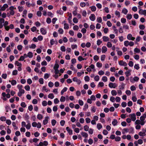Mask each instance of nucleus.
I'll use <instances>...</instances> for the list:
<instances>
[{"instance_id": "nucleus-7", "label": "nucleus", "mask_w": 146, "mask_h": 146, "mask_svg": "<svg viewBox=\"0 0 146 146\" xmlns=\"http://www.w3.org/2000/svg\"><path fill=\"white\" fill-rule=\"evenodd\" d=\"M25 92V90L23 89L19 90V92L18 93L17 95L18 96L20 97Z\"/></svg>"}, {"instance_id": "nucleus-48", "label": "nucleus", "mask_w": 146, "mask_h": 146, "mask_svg": "<svg viewBox=\"0 0 146 146\" xmlns=\"http://www.w3.org/2000/svg\"><path fill=\"white\" fill-rule=\"evenodd\" d=\"M132 16L131 14H128L127 15L126 17L127 19L130 20L132 18Z\"/></svg>"}, {"instance_id": "nucleus-49", "label": "nucleus", "mask_w": 146, "mask_h": 146, "mask_svg": "<svg viewBox=\"0 0 146 146\" xmlns=\"http://www.w3.org/2000/svg\"><path fill=\"white\" fill-rule=\"evenodd\" d=\"M121 100V99L119 97L117 96L115 98V101L117 102H120Z\"/></svg>"}, {"instance_id": "nucleus-28", "label": "nucleus", "mask_w": 146, "mask_h": 146, "mask_svg": "<svg viewBox=\"0 0 146 146\" xmlns=\"http://www.w3.org/2000/svg\"><path fill=\"white\" fill-rule=\"evenodd\" d=\"M27 55L29 58H31L33 57V53L32 52H29L28 53Z\"/></svg>"}, {"instance_id": "nucleus-59", "label": "nucleus", "mask_w": 146, "mask_h": 146, "mask_svg": "<svg viewBox=\"0 0 146 146\" xmlns=\"http://www.w3.org/2000/svg\"><path fill=\"white\" fill-rule=\"evenodd\" d=\"M0 119L2 121H6V119L4 116H1L0 118Z\"/></svg>"}, {"instance_id": "nucleus-11", "label": "nucleus", "mask_w": 146, "mask_h": 146, "mask_svg": "<svg viewBox=\"0 0 146 146\" xmlns=\"http://www.w3.org/2000/svg\"><path fill=\"white\" fill-rule=\"evenodd\" d=\"M50 43L51 45H52L55 44H57L58 42L56 40H54L53 39H52L50 40Z\"/></svg>"}, {"instance_id": "nucleus-54", "label": "nucleus", "mask_w": 146, "mask_h": 146, "mask_svg": "<svg viewBox=\"0 0 146 146\" xmlns=\"http://www.w3.org/2000/svg\"><path fill=\"white\" fill-rule=\"evenodd\" d=\"M39 82L40 84H43L44 83L43 79L42 78H40L39 80Z\"/></svg>"}, {"instance_id": "nucleus-60", "label": "nucleus", "mask_w": 146, "mask_h": 146, "mask_svg": "<svg viewBox=\"0 0 146 146\" xmlns=\"http://www.w3.org/2000/svg\"><path fill=\"white\" fill-rule=\"evenodd\" d=\"M17 48L19 51H21L22 50L23 46L21 45H19L17 46Z\"/></svg>"}, {"instance_id": "nucleus-21", "label": "nucleus", "mask_w": 146, "mask_h": 146, "mask_svg": "<svg viewBox=\"0 0 146 146\" xmlns=\"http://www.w3.org/2000/svg\"><path fill=\"white\" fill-rule=\"evenodd\" d=\"M31 127V124L29 122V121H28L27 124L25 126L26 128L27 129H30Z\"/></svg>"}, {"instance_id": "nucleus-18", "label": "nucleus", "mask_w": 146, "mask_h": 146, "mask_svg": "<svg viewBox=\"0 0 146 146\" xmlns=\"http://www.w3.org/2000/svg\"><path fill=\"white\" fill-rule=\"evenodd\" d=\"M81 134L83 137L85 138H87L88 136V134L87 133H86L85 132H82L81 133Z\"/></svg>"}, {"instance_id": "nucleus-38", "label": "nucleus", "mask_w": 146, "mask_h": 146, "mask_svg": "<svg viewBox=\"0 0 146 146\" xmlns=\"http://www.w3.org/2000/svg\"><path fill=\"white\" fill-rule=\"evenodd\" d=\"M129 42L128 40H126L124 42V44L125 46H128L129 44Z\"/></svg>"}, {"instance_id": "nucleus-42", "label": "nucleus", "mask_w": 146, "mask_h": 146, "mask_svg": "<svg viewBox=\"0 0 146 146\" xmlns=\"http://www.w3.org/2000/svg\"><path fill=\"white\" fill-rule=\"evenodd\" d=\"M88 105L87 104H85L84 108H83V110L84 111H86L87 109L88 108Z\"/></svg>"}, {"instance_id": "nucleus-57", "label": "nucleus", "mask_w": 146, "mask_h": 146, "mask_svg": "<svg viewBox=\"0 0 146 146\" xmlns=\"http://www.w3.org/2000/svg\"><path fill=\"white\" fill-rule=\"evenodd\" d=\"M115 15H116L118 17H119L120 16V13L117 11H115Z\"/></svg>"}, {"instance_id": "nucleus-40", "label": "nucleus", "mask_w": 146, "mask_h": 146, "mask_svg": "<svg viewBox=\"0 0 146 146\" xmlns=\"http://www.w3.org/2000/svg\"><path fill=\"white\" fill-rule=\"evenodd\" d=\"M111 94L113 96H115L117 95V93L115 90H112L111 91Z\"/></svg>"}, {"instance_id": "nucleus-35", "label": "nucleus", "mask_w": 146, "mask_h": 146, "mask_svg": "<svg viewBox=\"0 0 146 146\" xmlns=\"http://www.w3.org/2000/svg\"><path fill=\"white\" fill-rule=\"evenodd\" d=\"M97 22L98 23H101L102 21V18L101 17H98L96 19Z\"/></svg>"}, {"instance_id": "nucleus-12", "label": "nucleus", "mask_w": 146, "mask_h": 146, "mask_svg": "<svg viewBox=\"0 0 146 146\" xmlns=\"http://www.w3.org/2000/svg\"><path fill=\"white\" fill-rule=\"evenodd\" d=\"M8 7V5L7 4H5L2 7L1 6V10L2 11H4Z\"/></svg>"}, {"instance_id": "nucleus-10", "label": "nucleus", "mask_w": 146, "mask_h": 146, "mask_svg": "<svg viewBox=\"0 0 146 146\" xmlns=\"http://www.w3.org/2000/svg\"><path fill=\"white\" fill-rule=\"evenodd\" d=\"M66 129L70 135H71L73 134L72 130L69 127H66Z\"/></svg>"}, {"instance_id": "nucleus-25", "label": "nucleus", "mask_w": 146, "mask_h": 146, "mask_svg": "<svg viewBox=\"0 0 146 146\" xmlns=\"http://www.w3.org/2000/svg\"><path fill=\"white\" fill-rule=\"evenodd\" d=\"M50 76V74L48 73H46L44 74V78L46 80L49 78Z\"/></svg>"}, {"instance_id": "nucleus-61", "label": "nucleus", "mask_w": 146, "mask_h": 146, "mask_svg": "<svg viewBox=\"0 0 146 146\" xmlns=\"http://www.w3.org/2000/svg\"><path fill=\"white\" fill-rule=\"evenodd\" d=\"M99 76L98 75L96 76L94 78L95 81H98L99 80Z\"/></svg>"}, {"instance_id": "nucleus-33", "label": "nucleus", "mask_w": 146, "mask_h": 146, "mask_svg": "<svg viewBox=\"0 0 146 146\" xmlns=\"http://www.w3.org/2000/svg\"><path fill=\"white\" fill-rule=\"evenodd\" d=\"M65 29H68L69 28V25L67 23H65L64 24V27Z\"/></svg>"}, {"instance_id": "nucleus-8", "label": "nucleus", "mask_w": 146, "mask_h": 146, "mask_svg": "<svg viewBox=\"0 0 146 146\" xmlns=\"http://www.w3.org/2000/svg\"><path fill=\"white\" fill-rule=\"evenodd\" d=\"M119 64L120 65L125 66L127 65V63L122 60L119 61Z\"/></svg>"}, {"instance_id": "nucleus-51", "label": "nucleus", "mask_w": 146, "mask_h": 146, "mask_svg": "<svg viewBox=\"0 0 146 146\" xmlns=\"http://www.w3.org/2000/svg\"><path fill=\"white\" fill-rule=\"evenodd\" d=\"M12 125L13 127H14V129L15 130H17L18 129V127L16 125L15 123L13 122L12 123Z\"/></svg>"}, {"instance_id": "nucleus-46", "label": "nucleus", "mask_w": 146, "mask_h": 146, "mask_svg": "<svg viewBox=\"0 0 146 146\" xmlns=\"http://www.w3.org/2000/svg\"><path fill=\"white\" fill-rule=\"evenodd\" d=\"M129 129L127 128H125L123 130L122 133L123 134H124L125 133H127L128 132Z\"/></svg>"}, {"instance_id": "nucleus-2", "label": "nucleus", "mask_w": 146, "mask_h": 146, "mask_svg": "<svg viewBox=\"0 0 146 146\" xmlns=\"http://www.w3.org/2000/svg\"><path fill=\"white\" fill-rule=\"evenodd\" d=\"M129 117L131 120L133 121H135L136 119V115L134 113L129 114Z\"/></svg>"}, {"instance_id": "nucleus-5", "label": "nucleus", "mask_w": 146, "mask_h": 146, "mask_svg": "<svg viewBox=\"0 0 146 146\" xmlns=\"http://www.w3.org/2000/svg\"><path fill=\"white\" fill-rule=\"evenodd\" d=\"M127 38L129 40H134L135 39V37L132 36V35L130 34H129L127 36Z\"/></svg>"}, {"instance_id": "nucleus-37", "label": "nucleus", "mask_w": 146, "mask_h": 146, "mask_svg": "<svg viewBox=\"0 0 146 146\" xmlns=\"http://www.w3.org/2000/svg\"><path fill=\"white\" fill-rule=\"evenodd\" d=\"M24 88L27 91H29L30 89V86L28 85L25 86L24 87Z\"/></svg>"}, {"instance_id": "nucleus-13", "label": "nucleus", "mask_w": 146, "mask_h": 146, "mask_svg": "<svg viewBox=\"0 0 146 146\" xmlns=\"http://www.w3.org/2000/svg\"><path fill=\"white\" fill-rule=\"evenodd\" d=\"M49 119V117L48 116L46 117L45 119L43 121V123L44 125L48 123V119Z\"/></svg>"}, {"instance_id": "nucleus-27", "label": "nucleus", "mask_w": 146, "mask_h": 146, "mask_svg": "<svg viewBox=\"0 0 146 146\" xmlns=\"http://www.w3.org/2000/svg\"><path fill=\"white\" fill-rule=\"evenodd\" d=\"M56 12L57 14H58L60 15H62L63 14V12L60 9L59 10L57 11Z\"/></svg>"}, {"instance_id": "nucleus-23", "label": "nucleus", "mask_w": 146, "mask_h": 146, "mask_svg": "<svg viewBox=\"0 0 146 146\" xmlns=\"http://www.w3.org/2000/svg\"><path fill=\"white\" fill-rule=\"evenodd\" d=\"M47 15L48 17H52L54 16V14L50 11H48L47 12Z\"/></svg>"}, {"instance_id": "nucleus-16", "label": "nucleus", "mask_w": 146, "mask_h": 146, "mask_svg": "<svg viewBox=\"0 0 146 146\" xmlns=\"http://www.w3.org/2000/svg\"><path fill=\"white\" fill-rule=\"evenodd\" d=\"M40 31L42 35H45L46 34V30L43 28H41L40 29Z\"/></svg>"}, {"instance_id": "nucleus-47", "label": "nucleus", "mask_w": 146, "mask_h": 146, "mask_svg": "<svg viewBox=\"0 0 146 146\" xmlns=\"http://www.w3.org/2000/svg\"><path fill=\"white\" fill-rule=\"evenodd\" d=\"M42 118L43 116L41 114H39L37 115V118L39 120L42 119Z\"/></svg>"}, {"instance_id": "nucleus-41", "label": "nucleus", "mask_w": 146, "mask_h": 146, "mask_svg": "<svg viewBox=\"0 0 146 146\" xmlns=\"http://www.w3.org/2000/svg\"><path fill=\"white\" fill-rule=\"evenodd\" d=\"M82 15L83 16L86 17L87 15L86 11L85 10H83L82 12Z\"/></svg>"}, {"instance_id": "nucleus-62", "label": "nucleus", "mask_w": 146, "mask_h": 146, "mask_svg": "<svg viewBox=\"0 0 146 146\" xmlns=\"http://www.w3.org/2000/svg\"><path fill=\"white\" fill-rule=\"evenodd\" d=\"M56 121L55 119H52L51 121V123L52 126H54L56 124Z\"/></svg>"}, {"instance_id": "nucleus-22", "label": "nucleus", "mask_w": 146, "mask_h": 146, "mask_svg": "<svg viewBox=\"0 0 146 146\" xmlns=\"http://www.w3.org/2000/svg\"><path fill=\"white\" fill-rule=\"evenodd\" d=\"M9 81L10 82H11V85L13 86H14V85H16L17 83V81L15 80H11V81L10 80H9Z\"/></svg>"}, {"instance_id": "nucleus-50", "label": "nucleus", "mask_w": 146, "mask_h": 146, "mask_svg": "<svg viewBox=\"0 0 146 146\" xmlns=\"http://www.w3.org/2000/svg\"><path fill=\"white\" fill-rule=\"evenodd\" d=\"M90 7L91 10L92 11H95L96 10V7L95 6H92Z\"/></svg>"}, {"instance_id": "nucleus-53", "label": "nucleus", "mask_w": 146, "mask_h": 146, "mask_svg": "<svg viewBox=\"0 0 146 146\" xmlns=\"http://www.w3.org/2000/svg\"><path fill=\"white\" fill-rule=\"evenodd\" d=\"M27 83L29 84H31L32 83V81L30 78H29L27 80Z\"/></svg>"}, {"instance_id": "nucleus-30", "label": "nucleus", "mask_w": 146, "mask_h": 146, "mask_svg": "<svg viewBox=\"0 0 146 146\" xmlns=\"http://www.w3.org/2000/svg\"><path fill=\"white\" fill-rule=\"evenodd\" d=\"M67 90V88L66 87H64L61 91V94L62 95L64 92H66Z\"/></svg>"}, {"instance_id": "nucleus-20", "label": "nucleus", "mask_w": 146, "mask_h": 146, "mask_svg": "<svg viewBox=\"0 0 146 146\" xmlns=\"http://www.w3.org/2000/svg\"><path fill=\"white\" fill-rule=\"evenodd\" d=\"M65 3L67 5H71L72 6L74 5V3L70 1L69 0H66Z\"/></svg>"}, {"instance_id": "nucleus-43", "label": "nucleus", "mask_w": 146, "mask_h": 146, "mask_svg": "<svg viewBox=\"0 0 146 146\" xmlns=\"http://www.w3.org/2000/svg\"><path fill=\"white\" fill-rule=\"evenodd\" d=\"M108 80V78L106 76H104L102 77V80L104 82H106Z\"/></svg>"}, {"instance_id": "nucleus-55", "label": "nucleus", "mask_w": 146, "mask_h": 146, "mask_svg": "<svg viewBox=\"0 0 146 146\" xmlns=\"http://www.w3.org/2000/svg\"><path fill=\"white\" fill-rule=\"evenodd\" d=\"M65 98L63 96H62L60 99V101L61 102H64L65 101Z\"/></svg>"}, {"instance_id": "nucleus-17", "label": "nucleus", "mask_w": 146, "mask_h": 146, "mask_svg": "<svg viewBox=\"0 0 146 146\" xmlns=\"http://www.w3.org/2000/svg\"><path fill=\"white\" fill-rule=\"evenodd\" d=\"M107 50V48L106 46H104L102 48V52L103 53L106 52Z\"/></svg>"}, {"instance_id": "nucleus-39", "label": "nucleus", "mask_w": 146, "mask_h": 146, "mask_svg": "<svg viewBox=\"0 0 146 146\" xmlns=\"http://www.w3.org/2000/svg\"><path fill=\"white\" fill-rule=\"evenodd\" d=\"M134 51L135 53H139L140 52V50L138 48H135L134 49Z\"/></svg>"}, {"instance_id": "nucleus-56", "label": "nucleus", "mask_w": 146, "mask_h": 146, "mask_svg": "<svg viewBox=\"0 0 146 146\" xmlns=\"http://www.w3.org/2000/svg\"><path fill=\"white\" fill-rule=\"evenodd\" d=\"M107 46L108 48H111L112 46V44L110 42H108L107 43Z\"/></svg>"}, {"instance_id": "nucleus-34", "label": "nucleus", "mask_w": 146, "mask_h": 146, "mask_svg": "<svg viewBox=\"0 0 146 146\" xmlns=\"http://www.w3.org/2000/svg\"><path fill=\"white\" fill-rule=\"evenodd\" d=\"M97 127L98 129L100 130L102 127V126L100 123H98L97 124Z\"/></svg>"}, {"instance_id": "nucleus-6", "label": "nucleus", "mask_w": 146, "mask_h": 146, "mask_svg": "<svg viewBox=\"0 0 146 146\" xmlns=\"http://www.w3.org/2000/svg\"><path fill=\"white\" fill-rule=\"evenodd\" d=\"M73 81L76 82L79 85L81 83V81L79 79H78L76 77H74L73 78Z\"/></svg>"}, {"instance_id": "nucleus-44", "label": "nucleus", "mask_w": 146, "mask_h": 146, "mask_svg": "<svg viewBox=\"0 0 146 146\" xmlns=\"http://www.w3.org/2000/svg\"><path fill=\"white\" fill-rule=\"evenodd\" d=\"M48 86L50 88H52L54 86V84L51 82H50L48 83Z\"/></svg>"}, {"instance_id": "nucleus-63", "label": "nucleus", "mask_w": 146, "mask_h": 146, "mask_svg": "<svg viewBox=\"0 0 146 146\" xmlns=\"http://www.w3.org/2000/svg\"><path fill=\"white\" fill-rule=\"evenodd\" d=\"M96 108L95 107L93 106L91 107V111L92 112L94 113L96 112Z\"/></svg>"}, {"instance_id": "nucleus-24", "label": "nucleus", "mask_w": 146, "mask_h": 146, "mask_svg": "<svg viewBox=\"0 0 146 146\" xmlns=\"http://www.w3.org/2000/svg\"><path fill=\"white\" fill-rule=\"evenodd\" d=\"M102 38L103 41L104 42H107L109 40V38L108 36H103Z\"/></svg>"}, {"instance_id": "nucleus-58", "label": "nucleus", "mask_w": 146, "mask_h": 146, "mask_svg": "<svg viewBox=\"0 0 146 146\" xmlns=\"http://www.w3.org/2000/svg\"><path fill=\"white\" fill-rule=\"evenodd\" d=\"M18 74V71L17 70H15L13 71L12 72V75H17Z\"/></svg>"}, {"instance_id": "nucleus-4", "label": "nucleus", "mask_w": 146, "mask_h": 146, "mask_svg": "<svg viewBox=\"0 0 146 146\" xmlns=\"http://www.w3.org/2000/svg\"><path fill=\"white\" fill-rule=\"evenodd\" d=\"M117 86V84L115 83L110 82L109 84V86L111 88H115Z\"/></svg>"}, {"instance_id": "nucleus-19", "label": "nucleus", "mask_w": 146, "mask_h": 146, "mask_svg": "<svg viewBox=\"0 0 146 146\" xmlns=\"http://www.w3.org/2000/svg\"><path fill=\"white\" fill-rule=\"evenodd\" d=\"M131 71V70H129L126 71L125 72V74L126 77H128L131 75V74L130 72Z\"/></svg>"}, {"instance_id": "nucleus-3", "label": "nucleus", "mask_w": 146, "mask_h": 146, "mask_svg": "<svg viewBox=\"0 0 146 146\" xmlns=\"http://www.w3.org/2000/svg\"><path fill=\"white\" fill-rule=\"evenodd\" d=\"M68 18L67 19L68 20V22L70 24H72V15L71 13H68Z\"/></svg>"}, {"instance_id": "nucleus-14", "label": "nucleus", "mask_w": 146, "mask_h": 146, "mask_svg": "<svg viewBox=\"0 0 146 146\" xmlns=\"http://www.w3.org/2000/svg\"><path fill=\"white\" fill-rule=\"evenodd\" d=\"M90 19L92 21H94L96 19L95 16L94 14H91L89 17Z\"/></svg>"}, {"instance_id": "nucleus-64", "label": "nucleus", "mask_w": 146, "mask_h": 146, "mask_svg": "<svg viewBox=\"0 0 146 146\" xmlns=\"http://www.w3.org/2000/svg\"><path fill=\"white\" fill-rule=\"evenodd\" d=\"M54 103L55 104H57L59 102V101L57 98L54 99Z\"/></svg>"}, {"instance_id": "nucleus-32", "label": "nucleus", "mask_w": 146, "mask_h": 146, "mask_svg": "<svg viewBox=\"0 0 146 146\" xmlns=\"http://www.w3.org/2000/svg\"><path fill=\"white\" fill-rule=\"evenodd\" d=\"M48 98L51 99H53L54 97L53 94L52 93L49 94L48 95Z\"/></svg>"}, {"instance_id": "nucleus-15", "label": "nucleus", "mask_w": 146, "mask_h": 146, "mask_svg": "<svg viewBox=\"0 0 146 146\" xmlns=\"http://www.w3.org/2000/svg\"><path fill=\"white\" fill-rule=\"evenodd\" d=\"M146 131H144V130H143V131H141L139 132V135L141 136H144L146 135Z\"/></svg>"}, {"instance_id": "nucleus-26", "label": "nucleus", "mask_w": 146, "mask_h": 146, "mask_svg": "<svg viewBox=\"0 0 146 146\" xmlns=\"http://www.w3.org/2000/svg\"><path fill=\"white\" fill-rule=\"evenodd\" d=\"M128 12V10L125 8H123L122 10V13L125 15H126Z\"/></svg>"}, {"instance_id": "nucleus-1", "label": "nucleus", "mask_w": 146, "mask_h": 146, "mask_svg": "<svg viewBox=\"0 0 146 146\" xmlns=\"http://www.w3.org/2000/svg\"><path fill=\"white\" fill-rule=\"evenodd\" d=\"M139 13L141 15H143L145 16H146V10H143L139 8Z\"/></svg>"}, {"instance_id": "nucleus-45", "label": "nucleus", "mask_w": 146, "mask_h": 146, "mask_svg": "<svg viewBox=\"0 0 146 146\" xmlns=\"http://www.w3.org/2000/svg\"><path fill=\"white\" fill-rule=\"evenodd\" d=\"M91 69H92L94 72H95L96 71V70L95 69V66L93 64H91L89 66Z\"/></svg>"}, {"instance_id": "nucleus-36", "label": "nucleus", "mask_w": 146, "mask_h": 146, "mask_svg": "<svg viewBox=\"0 0 146 146\" xmlns=\"http://www.w3.org/2000/svg\"><path fill=\"white\" fill-rule=\"evenodd\" d=\"M117 121L116 119H113V121L112 122V124L114 126L117 125Z\"/></svg>"}, {"instance_id": "nucleus-9", "label": "nucleus", "mask_w": 146, "mask_h": 146, "mask_svg": "<svg viewBox=\"0 0 146 146\" xmlns=\"http://www.w3.org/2000/svg\"><path fill=\"white\" fill-rule=\"evenodd\" d=\"M140 120L141 121V125H144L145 123V122L144 121L145 118L141 116L140 117Z\"/></svg>"}, {"instance_id": "nucleus-29", "label": "nucleus", "mask_w": 146, "mask_h": 146, "mask_svg": "<svg viewBox=\"0 0 146 146\" xmlns=\"http://www.w3.org/2000/svg\"><path fill=\"white\" fill-rule=\"evenodd\" d=\"M15 65H17V66L19 67L22 66L21 64L17 61L15 62Z\"/></svg>"}, {"instance_id": "nucleus-31", "label": "nucleus", "mask_w": 146, "mask_h": 146, "mask_svg": "<svg viewBox=\"0 0 146 146\" xmlns=\"http://www.w3.org/2000/svg\"><path fill=\"white\" fill-rule=\"evenodd\" d=\"M135 125H139L141 124V121L139 119H137L135 121Z\"/></svg>"}, {"instance_id": "nucleus-52", "label": "nucleus", "mask_w": 146, "mask_h": 146, "mask_svg": "<svg viewBox=\"0 0 146 146\" xmlns=\"http://www.w3.org/2000/svg\"><path fill=\"white\" fill-rule=\"evenodd\" d=\"M80 5L81 7H84L86 6V4L84 2H82L80 3Z\"/></svg>"}]
</instances>
